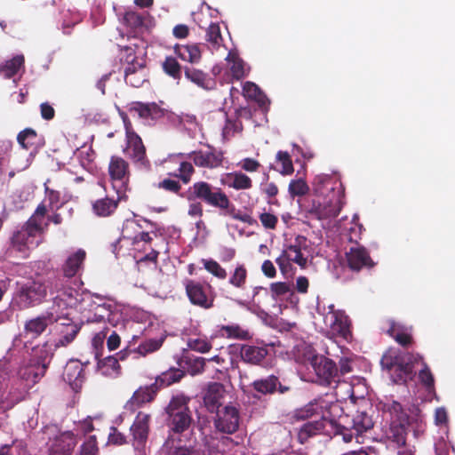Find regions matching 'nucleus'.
I'll return each instance as SVG.
<instances>
[{"mask_svg":"<svg viewBox=\"0 0 455 455\" xmlns=\"http://www.w3.org/2000/svg\"><path fill=\"white\" fill-rule=\"evenodd\" d=\"M331 318V331L339 337L347 339L351 336L349 317L345 314V312L336 310L332 312Z\"/></svg>","mask_w":455,"mask_h":455,"instance_id":"28","label":"nucleus"},{"mask_svg":"<svg viewBox=\"0 0 455 455\" xmlns=\"http://www.w3.org/2000/svg\"><path fill=\"white\" fill-rule=\"evenodd\" d=\"M185 290L192 305L204 309H210L213 307L214 296L211 285L195 280H187Z\"/></svg>","mask_w":455,"mask_h":455,"instance_id":"10","label":"nucleus"},{"mask_svg":"<svg viewBox=\"0 0 455 455\" xmlns=\"http://www.w3.org/2000/svg\"><path fill=\"white\" fill-rule=\"evenodd\" d=\"M387 333L393 338L402 347H409L412 344V336L411 332L407 331L403 326L390 322V326L387 331Z\"/></svg>","mask_w":455,"mask_h":455,"instance_id":"33","label":"nucleus"},{"mask_svg":"<svg viewBox=\"0 0 455 455\" xmlns=\"http://www.w3.org/2000/svg\"><path fill=\"white\" fill-rule=\"evenodd\" d=\"M354 371V360L348 357H341L339 360L338 377L339 382L341 378Z\"/></svg>","mask_w":455,"mask_h":455,"instance_id":"63","label":"nucleus"},{"mask_svg":"<svg viewBox=\"0 0 455 455\" xmlns=\"http://www.w3.org/2000/svg\"><path fill=\"white\" fill-rule=\"evenodd\" d=\"M37 132L32 128H26L19 132L17 140L25 149H29L37 144Z\"/></svg>","mask_w":455,"mask_h":455,"instance_id":"41","label":"nucleus"},{"mask_svg":"<svg viewBox=\"0 0 455 455\" xmlns=\"http://www.w3.org/2000/svg\"><path fill=\"white\" fill-rule=\"evenodd\" d=\"M184 376V371L172 367L158 375L156 378L154 384L157 387L158 391H160L162 388L179 382Z\"/></svg>","mask_w":455,"mask_h":455,"instance_id":"31","label":"nucleus"},{"mask_svg":"<svg viewBox=\"0 0 455 455\" xmlns=\"http://www.w3.org/2000/svg\"><path fill=\"white\" fill-rule=\"evenodd\" d=\"M181 197L188 201H200L207 205L214 207L224 214L225 211L229 208L231 203L228 195L222 188L214 187L207 181H196L190 186Z\"/></svg>","mask_w":455,"mask_h":455,"instance_id":"4","label":"nucleus"},{"mask_svg":"<svg viewBox=\"0 0 455 455\" xmlns=\"http://www.w3.org/2000/svg\"><path fill=\"white\" fill-rule=\"evenodd\" d=\"M174 52L182 60L190 63H197L202 58L201 50L196 44H176L174 46Z\"/></svg>","mask_w":455,"mask_h":455,"instance_id":"32","label":"nucleus"},{"mask_svg":"<svg viewBox=\"0 0 455 455\" xmlns=\"http://www.w3.org/2000/svg\"><path fill=\"white\" fill-rule=\"evenodd\" d=\"M76 455H99L96 435H90L79 447Z\"/></svg>","mask_w":455,"mask_h":455,"instance_id":"51","label":"nucleus"},{"mask_svg":"<svg viewBox=\"0 0 455 455\" xmlns=\"http://www.w3.org/2000/svg\"><path fill=\"white\" fill-rule=\"evenodd\" d=\"M270 292L274 300H283L286 296L292 295L291 284L285 282H276L270 284Z\"/></svg>","mask_w":455,"mask_h":455,"instance_id":"42","label":"nucleus"},{"mask_svg":"<svg viewBox=\"0 0 455 455\" xmlns=\"http://www.w3.org/2000/svg\"><path fill=\"white\" fill-rule=\"evenodd\" d=\"M145 63H131L124 71V80L127 84L140 88L148 81Z\"/></svg>","mask_w":455,"mask_h":455,"instance_id":"24","label":"nucleus"},{"mask_svg":"<svg viewBox=\"0 0 455 455\" xmlns=\"http://www.w3.org/2000/svg\"><path fill=\"white\" fill-rule=\"evenodd\" d=\"M419 379L427 389L433 388L435 386L434 376L425 362H422V369L419 372Z\"/></svg>","mask_w":455,"mask_h":455,"instance_id":"59","label":"nucleus"},{"mask_svg":"<svg viewBox=\"0 0 455 455\" xmlns=\"http://www.w3.org/2000/svg\"><path fill=\"white\" fill-rule=\"evenodd\" d=\"M309 188L302 179L293 180L289 184V193L291 196H300L306 195Z\"/></svg>","mask_w":455,"mask_h":455,"instance_id":"57","label":"nucleus"},{"mask_svg":"<svg viewBox=\"0 0 455 455\" xmlns=\"http://www.w3.org/2000/svg\"><path fill=\"white\" fill-rule=\"evenodd\" d=\"M248 278V271L244 265H237L230 274L228 283L238 290H244Z\"/></svg>","mask_w":455,"mask_h":455,"instance_id":"38","label":"nucleus"},{"mask_svg":"<svg viewBox=\"0 0 455 455\" xmlns=\"http://www.w3.org/2000/svg\"><path fill=\"white\" fill-rule=\"evenodd\" d=\"M223 215H228L234 220H240V221H242L243 223H247L249 225H251L255 222V220L252 219V217L250 216L249 214H246V213L242 214L239 212H236V210L232 203H230L229 208L225 211Z\"/></svg>","mask_w":455,"mask_h":455,"instance_id":"62","label":"nucleus"},{"mask_svg":"<svg viewBox=\"0 0 455 455\" xmlns=\"http://www.w3.org/2000/svg\"><path fill=\"white\" fill-rule=\"evenodd\" d=\"M224 388L220 383H212L208 386V388L204 396V403L205 407L210 412H217L221 405V400L223 399Z\"/></svg>","mask_w":455,"mask_h":455,"instance_id":"25","label":"nucleus"},{"mask_svg":"<svg viewBox=\"0 0 455 455\" xmlns=\"http://www.w3.org/2000/svg\"><path fill=\"white\" fill-rule=\"evenodd\" d=\"M214 426L216 429L225 434H234L239 427V411L234 406H225L218 411Z\"/></svg>","mask_w":455,"mask_h":455,"instance_id":"16","label":"nucleus"},{"mask_svg":"<svg viewBox=\"0 0 455 455\" xmlns=\"http://www.w3.org/2000/svg\"><path fill=\"white\" fill-rule=\"evenodd\" d=\"M108 173L113 180L124 182L130 174L128 162L121 156H113L109 162Z\"/></svg>","mask_w":455,"mask_h":455,"instance_id":"29","label":"nucleus"},{"mask_svg":"<svg viewBox=\"0 0 455 455\" xmlns=\"http://www.w3.org/2000/svg\"><path fill=\"white\" fill-rule=\"evenodd\" d=\"M85 259L86 251L84 249L76 250V251L70 253L61 265L60 271L62 275H55L52 278H62V283L65 288L74 289L70 285L71 279L76 276H81L84 268Z\"/></svg>","mask_w":455,"mask_h":455,"instance_id":"9","label":"nucleus"},{"mask_svg":"<svg viewBox=\"0 0 455 455\" xmlns=\"http://www.w3.org/2000/svg\"><path fill=\"white\" fill-rule=\"evenodd\" d=\"M124 20L127 26L134 29L141 28L144 24V17L141 14L132 11L125 12Z\"/></svg>","mask_w":455,"mask_h":455,"instance_id":"60","label":"nucleus"},{"mask_svg":"<svg viewBox=\"0 0 455 455\" xmlns=\"http://www.w3.org/2000/svg\"><path fill=\"white\" fill-rule=\"evenodd\" d=\"M164 339H150L136 347L138 355L145 356L149 353L157 351L163 345Z\"/></svg>","mask_w":455,"mask_h":455,"instance_id":"50","label":"nucleus"},{"mask_svg":"<svg viewBox=\"0 0 455 455\" xmlns=\"http://www.w3.org/2000/svg\"><path fill=\"white\" fill-rule=\"evenodd\" d=\"M126 146L124 153L140 168L149 170L151 163L147 156L146 147L140 135L125 139Z\"/></svg>","mask_w":455,"mask_h":455,"instance_id":"14","label":"nucleus"},{"mask_svg":"<svg viewBox=\"0 0 455 455\" xmlns=\"http://www.w3.org/2000/svg\"><path fill=\"white\" fill-rule=\"evenodd\" d=\"M55 350L53 343H50L49 341L32 348L30 359H32V362L41 364L38 370L40 371L39 374L42 373L44 369L48 368Z\"/></svg>","mask_w":455,"mask_h":455,"instance_id":"23","label":"nucleus"},{"mask_svg":"<svg viewBox=\"0 0 455 455\" xmlns=\"http://www.w3.org/2000/svg\"><path fill=\"white\" fill-rule=\"evenodd\" d=\"M226 60L231 64L230 71L232 76L239 80L244 76L243 61L233 52H229L226 58Z\"/></svg>","mask_w":455,"mask_h":455,"instance_id":"45","label":"nucleus"},{"mask_svg":"<svg viewBox=\"0 0 455 455\" xmlns=\"http://www.w3.org/2000/svg\"><path fill=\"white\" fill-rule=\"evenodd\" d=\"M403 360V355L395 351H389L383 355L380 363L383 369L392 372L394 368Z\"/></svg>","mask_w":455,"mask_h":455,"instance_id":"49","label":"nucleus"},{"mask_svg":"<svg viewBox=\"0 0 455 455\" xmlns=\"http://www.w3.org/2000/svg\"><path fill=\"white\" fill-rule=\"evenodd\" d=\"M395 383H407L412 380L415 371L411 366H408L403 360L394 368L392 372H389Z\"/></svg>","mask_w":455,"mask_h":455,"instance_id":"35","label":"nucleus"},{"mask_svg":"<svg viewBox=\"0 0 455 455\" xmlns=\"http://www.w3.org/2000/svg\"><path fill=\"white\" fill-rule=\"evenodd\" d=\"M29 238H33L29 236L28 232L24 229H20L16 231L12 236V244L14 248H16L19 251H24L26 249Z\"/></svg>","mask_w":455,"mask_h":455,"instance_id":"53","label":"nucleus"},{"mask_svg":"<svg viewBox=\"0 0 455 455\" xmlns=\"http://www.w3.org/2000/svg\"><path fill=\"white\" fill-rule=\"evenodd\" d=\"M329 403L322 398L315 399L296 412L299 419H307L313 416H320V420L309 421L305 423L298 433V440L300 443H305L310 437L320 434L325 427V421L328 418L327 411Z\"/></svg>","mask_w":455,"mask_h":455,"instance_id":"3","label":"nucleus"},{"mask_svg":"<svg viewBox=\"0 0 455 455\" xmlns=\"http://www.w3.org/2000/svg\"><path fill=\"white\" fill-rule=\"evenodd\" d=\"M204 268L219 279L227 277V271L214 259H202Z\"/></svg>","mask_w":455,"mask_h":455,"instance_id":"52","label":"nucleus"},{"mask_svg":"<svg viewBox=\"0 0 455 455\" xmlns=\"http://www.w3.org/2000/svg\"><path fill=\"white\" fill-rule=\"evenodd\" d=\"M275 161L278 164H281V168H277L276 170L282 175H291L294 172L291 156L287 151H278Z\"/></svg>","mask_w":455,"mask_h":455,"instance_id":"43","label":"nucleus"},{"mask_svg":"<svg viewBox=\"0 0 455 455\" xmlns=\"http://www.w3.org/2000/svg\"><path fill=\"white\" fill-rule=\"evenodd\" d=\"M63 378L73 390H79L85 379L84 365L78 360H70L64 368Z\"/></svg>","mask_w":455,"mask_h":455,"instance_id":"20","label":"nucleus"},{"mask_svg":"<svg viewBox=\"0 0 455 455\" xmlns=\"http://www.w3.org/2000/svg\"><path fill=\"white\" fill-rule=\"evenodd\" d=\"M136 112L140 118L158 120L164 116V109L160 108L156 103L134 102L130 109Z\"/></svg>","mask_w":455,"mask_h":455,"instance_id":"27","label":"nucleus"},{"mask_svg":"<svg viewBox=\"0 0 455 455\" xmlns=\"http://www.w3.org/2000/svg\"><path fill=\"white\" fill-rule=\"evenodd\" d=\"M188 347L194 351L199 353H207L212 349V344L205 339L189 338Z\"/></svg>","mask_w":455,"mask_h":455,"instance_id":"56","label":"nucleus"},{"mask_svg":"<svg viewBox=\"0 0 455 455\" xmlns=\"http://www.w3.org/2000/svg\"><path fill=\"white\" fill-rule=\"evenodd\" d=\"M268 355L269 348L267 345L242 344L239 347L241 360L253 366H262Z\"/></svg>","mask_w":455,"mask_h":455,"instance_id":"18","label":"nucleus"},{"mask_svg":"<svg viewBox=\"0 0 455 455\" xmlns=\"http://www.w3.org/2000/svg\"><path fill=\"white\" fill-rule=\"evenodd\" d=\"M41 364L32 362V359H29L28 363L20 370L21 378L26 379L27 381H31L33 383H36L43 376H44L46 370L44 369L41 374H39V367Z\"/></svg>","mask_w":455,"mask_h":455,"instance_id":"39","label":"nucleus"},{"mask_svg":"<svg viewBox=\"0 0 455 455\" xmlns=\"http://www.w3.org/2000/svg\"><path fill=\"white\" fill-rule=\"evenodd\" d=\"M243 94L244 97L260 101L263 98V92L259 87L252 82H245L243 85Z\"/></svg>","mask_w":455,"mask_h":455,"instance_id":"55","label":"nucleus"},{"mask_svg":"<svg viewBox=\"0 0 455 455\" xmlns=\"http://www.w3.org/2000/svg\"><path fill=\"white\" fill-rule=\"evenodd\" d=\"M310 365L320 385L336 387L339 383L338 366L333 360L322 355H315L310 358Z\"/></svg>","mask_w":455,"mask_h":455,"instance_id":"8","label":"nucleus"},{"mask_svg":"<svg viewBox=\"0 0 455 455\" xmlns=\"http://www.w3.org/2000/svg\"><path fill=\"white\" fill-rule=\"evenodd\" d=\"M352 429L357 435H363L364 432L373 427V421L370 415L365 411H357L355 415L352 416L351 419L347 420Z\"/></svg>","mask_w":455,"mask_h":455,"instance_id":"30","label":"nucleus"},{"mask_svg":"<svg viewBox=\"0 0 455 455\" xmlns=\"http://www.w3.org/2000/svg\"><path fill=\"white\" fill-rule=\"evenodd\" d=\"M184 75L188 81L203 90L212 91L216 88L215 78L201 69L186 66L184 67Z\"/></svg>","mask_w":455,"mask_h":455,"instance_id":"22","label":"nucleus"},{"mask_svg":"<svg viewBox=\"0 0 455 455\" xmlns=\"http://www.w3.org/2000/svg\"><path fill=\"white\" fill-rule=\"evenodd\" d=\"M206 150H194L188 154V157L194 164L200 168L216 169L222 165L224 156L221 150L210 144H206Z\"/></svg>","mask_w":455,"mask_h":455,"instance_id":"13","label":"nucleus"},{"mask_svg":"<svg viewBox=\"0 0 455 455\" xmlns=\"http://www.w3.org/2000/svg\"><path fill=\"white\" fill-rule=\"evenodd\" d=\"M250 387L261 395H284L291 391V387L281 381L278 374H269L253 380Z\"/></svg>","mask_w":455,"mask_h":455,"instance_id":"12","label":"nucleus"},{"mask_svg":"<svg viewBox=\"0 0 455 455\" xmlns=\"http://www.w3.org/2000/svg\"><path fill=\"white\" fill-rule=\"evenodd\" d=\"M183 362L188 373L192 376L200 374L204 371L205 359L203 357L187 355L183 356Z\"/></svg>","mask_w":455,"mask_h":455,"instance_id":"40","label":"nucleus"},{"mask_svg":"<svg viewBox=\"0 0 455 455\" xmlns=\"http://www.w3.org/2000/svg\"><path fill=\"white\" fill-rule=\"evenodd\" d=\"M157 187L170 193L179 195L180 197L181 195H183V193H180L182 188L179 180L164 179L161 182L158 183Z\"/></svg>","mask_w":455,"mask_h":455,"instance_id":"61","label":"nucleus"},{"mask_svg":"<svg viewBox=\"0 0 455 455\" xmlns=\"http://www.w3.org/2000/svg\"><path fill=\"white\" fill-rule=\"evenodd\" d=\"M221 331L229 339H237L241 340H247L251 339L250 332L247 330L243 329L238 324L224 325L221 327Z\"/></svg>","mask_w":455,"mask_h":455,"instance_id":"46","label":"nucleus"},{"mask_svg":"<svg viewBox=\"0 0 455 455\" xmlns=\"http://www.w3.org/2000/svg\"><path fill=\"white\" fill-rule=\"evenodd\" d=\"M119 202V196L113 198L106 196L105 197L97 199L92 203V212L100 218L110 217L117 210Z\"/></svg>","mask_w":455,"mask_h":455,"instance_id":"26","label":"nucleus"},{"mask_svg":"<svg viewBox=\"0 0 455 455\" xmlns=\"http://www.w3.org/2000/svg\"><path fill=\"white\" fill-rule=\"evenodd\" d=\"M189 397L183 395L172 396L165 411L168 415V426L171 430L181 434L188 430L192 423V413L188 407Z\"/></svg>","mask_w":455,"mask_h":455,"instance_id":"6","label":"nucleus"},{"mask_svg":"<svg viewBox=\"0 0 455 455\" xmlns=\"http://www.w3.org/2000/svg\"><path fill=\"white\" fill-rule=\"evenodd\" d=\"M161 67L164 74L168 76L177 81L181 79L184 68L181 67L176 58L172 56H166L162 62Z\"/></svg>","mask_w":455,"mask_h":455,"instance_id":"36","label":"nucleus"},{"mask_svg":"<svg viewBox=\"0 0 455 455\" xmlns=\"http://www.w3.org/2000/svg\"><path fill=\"white\" fill-rule=\"evenodd\" d=\"M68 308L59 309L60 319L55 323L53 347L55 349L67 347L76 339L79 334L83 323H77L68 317V313L64 312ZM58 310V308H56Z\"/></svg>","mask_w":455,"mask_h":455,"instance_id":"7","label":"nucleus"},{"mask_svg":"<svg viewBox=\"0 0 455 455\" xmlns=\"http://www.w3.org/2000/svg\"><path fill=\"white\" fill-rule=\"evenodd\" d=\"M150 419V414L140 411L131 427V432L133 437V446L140 453H144L145 445L149 433Z\"/></svg>","mask_w":455,"mask_h":455,"instance_id":"17","label":"nucleus"},{"mask_svg":"<svg viewBox=\"0 0 455 455\" xmlns=\"http://www.w3.org/2000/svg\"><path fill=\"white\" fill-rule=\"evenodd\" d=\"M313 187L317 198L302 204L306 218L322 220L337 217L344 204L342 183L336 177L319 174Z\"/></svg>","mask_w":455,"mask_h":455,"instance_id":"2","label":"nucleus"},{"mask_svg":"<svg viewBox=\"0 0 455 455\" xmlns=\"http://www.w3.org/2000/svg\"><path fill=\"white\" fill-rule=\"evenodd\" d=\"M59 319V310L50 308L46 312L27 320L22 335L25 338L36 339L46 331L49 325L58 323Z\"/></svg>","mask_w":455,"mask_h":455,"instance_id":"11","label":"nucleus"},{"mask_svg":"<svg viewBox=\"0 0 455 455\" xmlns=\"http://www.w3.org/2000/svg\"><path fill=\"white\" fill-rule=\"evenodd\" d=\"M194 173L195 168L192 163L184 161L180 164L177 172L172 175L178 178L184 184H188L191 181Z\"/></svg>","mask_w":455,"mask_h":455,"instance_id":"48","label":"nucleus"},{"mask_svg":"<svg viewBox=\"0 0 455 455\" xmlns=\"http://www.w3.org/2000/svg\"><path fill=\"white\" fill-rule=\"evenodd\" d=\"M347 266L353 272H360L363 269H371L376 263L371 259L370 252L363 246H353L345 254Z\"/></svg>","mask_w":455,"mask_h":455,"instance_id":"15","label":"nucleus"},{"mask_svg":"<svg viewBox=\"0 0 455 455\" xmlns=\"http://www.w3.org/2000/svg\"><path fill=\"white\" fill-rule=\"evenodd\" d=\"M158 392L154 383L140 387L127 402L126 407L134 411L144 404L153 402Z\"/></svg>","mask_w":455,"mask_h":455,"instance_id":"21","label":"nucleus"},{"mask_svg":"<svg viewBox=\"0 0 455 455\" xmlns=\"http://www.w3.org/2000/svg\"><path fill=\"white\" fill-rule=\"evenodd\" d=\"M282 252L284 253L285 256H287V259H291V262L296 263L301 268H306L307 265V259L303 256L301 251L295 250L290 246H287L285 249L283 250Z\"/></svg>","mask_w":455,"mask_h":455,"instance_id":"54","label":"nucleus"},{"mask_svg":"<svg viewBox=\"0 0 455 455\" xmlns=\"http://www.w3.org/2000/svg\"><path fill=\"white\" fill-rule=\"evenodd\" d=\"M24 61L23 55H16L12 59L6 60L4 64L0 65V75L4 78H12L19 72Z\"/></svg>","mask_w":455,"mask_h":455,"instance_id":"37","label":"nucleus"},{"mask_svg":"<svg viewBox=\"0 0 455 455\" xmlns=\"http://www.w3.org/2000/svg\"><path fill=\"white\" fill-rule=\"evenodd\" d=\"M381 410L384 414L389 417V428L387 431V437L397 446H404L410 425V417L403 405L395 401L387 400L382 403Z\"/></svg>","mask_w":455,"mask_h":455,"instance_id":"5","label":"nucleus"},{"mask_svg":"<svg viewBox=\"0 0 455 455\" xmlns=\"http://www.w3.org/2000/svg\"><path fill=\"white\" fill-rule=\"evenodd\" d=\"M77 440L75 434L66 431L55 436L50 443L48 448L49 455H71Z\"/></svg>","mask_w":455,"mask_h":455,"instance_id":"19","label":"nucleus"},{"mask_svg":"<svg viewBox=\"0 0 455 455\" xmlns=\"http://www.w3.org/2000/svg\"><path fill=\"white\" fill-rule=\"evenodd\" d=\"M226 183L229 188L236 190L250 189L252 187L251 179L241 172L228 173Z\"/></svg>","mask_w":455,"mask_h":455,"instance_id":"34","label":"nucleus"},{"mask_svg":"<svg viewBox=\"0 0 455 455\" xmlns=\"http://www.w3.org/2000/svg\"><path fill=\"white\" fill-rule=\"evenodd\" d=\"M62 278L31 279L21 283L16 292V302L26 309L45 301L48 292L52 297L51 308H72L78 304L79 291L63 286Z\"/></svg>","mask_w":455,"mask_h":455,"instance_id":"1","label":"nucleus"},{"mask_svg":"<svg viewBox=\"0 0 455 455\" xmlns=\"http://www.w3.org/2000/svg\"><path fill=\"white\" fill-rule=\"evenodd\" d=\"M349 419V416L346 415L344 417L339 418V422L336 427V433L342 435L343 441L345 443H350L356 434L354 429L347 423Z\"/></svg>","mask_w":455,"mask_h":455,"instance_id":"47","label":"nucleus"},{"mask_svg":"<svg viewBox=\"0 0 455 455\" xmlns=\"http://www.w3.org/2000/svg\"><path fill=\"white\" fill-rule=\"evenodd\" d=\"M205 40L213 47L219 48L222 43L220 27L219 23H211L206 29Z\"/></svg>","mask_w":455,"mask_h":455,"instance_id":"44","label":"nucleus"},{"mask_svg":"<svg viewBox=\"0 0 455 455\" xmlns=\"http://www.w3.org/2000/svg\"><path fill=\"white\" fill-rule=\"evenodd\" d=\"M22 229L28 232L29 236L35 237L36 234H43L44 228L42 227V221L34 217H30L26 223L23 225Z\"/></svg>","mask_w":455,"mask_h":455,"instance_id":"58","label":"nucleus"},{"mask_svg":"<svg viewBox=\"0 0 455 455\" xmlns=\"http://www.w3.org/2000/svg\"><path fill=\"white\" fill-rule=\"evenodd\" d=\"M243 130L242 122L236 118L235 120H231L230 118H227L225 127L223 128V136H229L230 133L240 132Z\"/></svg>","mask_w":455,"mask_h":455,"instance_id":"64","label":"nucleus"}]
</instances>
